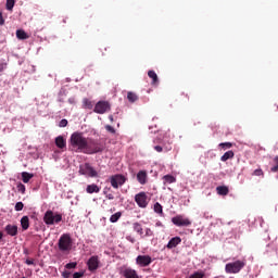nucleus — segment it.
Returning <instances> with one entry per match:
<instances>
[{
  "label": "nucleus",
  "instance_id": "obj_1",
  "mask_svg": "<svg viewBox=\"0 0 278 278\" xmlns=\"http://www.w3.org/2000/svg\"><path fill=\"white\" fill-rule=\"evenodd\" d=\"M88 138L84 137L81 132H74L70 139V150L74 153H85Z\"/></svg>",
  "mask_w": 278,
  "mask_h": 278
},
{
  "label": "nucleus",
  "instance_id": "obj_2",
  "mask_svg": "<svg viewBox=\"0 0 278 278\" xmlns=\"http://www.w3.org/2000/svg\"><path fill=\"white\" fill-rule=\"evenodd\" d=\"M58 248L61 253H71L73 251V238H71L70 233H63L60 237Z\"/></svg>",
  "mask_w": 278,
  "mask_h": 278
},
{
  "label": "nucleus",
  "instance_id": "obj_3",
  "mask_svg": "<svg viewBox=\"0 0 278 278\" xmlns=\"http://www.w3.org/2000/svg\"><path fill=\"white\" fill-rule=\"evenodd\" d=\"M247 266V261H236L232 263H227L225 266V270L228 275H237V273H240L242 268Z\"/></svg>",
  "mask_w": 278,
  "mask_h": 278
},
{
  "label": "nucleus",
  "instance_id": "obj_4",
  "mask_svg": "<svg viewBox=\"0 0 278 278\" xmlns=\"http://www.w3.org/2000/svg\"><path fill=\"white\" fill-rule=\"evenodd\" d=\"M103 151V147L99 144L94 139H87V146H85V152L88 155H92L93 153H101Z\"/></svg>",
  "mask_w": 278,
  "mask_h": 278
},
{
  "label": "nucleus",
  "instance_id": "obj_5",
  "mask_svg": "<svg viewBox=\"0 0 278 278\" xmlns=\"http://www.w3.org/2000/svg\"><path fill=\"white\" fill-rule=\"evenodd\" d=\"M43 223H46V225H55L58 223H62V214L56 213L54 215L53 211L49 210L45 213Z\"/></svg>",
  "mask_w": 278,
  "mask_h": 278
},
{
  "label": "nucleus",
  "instance_id": "obj_6",
  "mask_svg": "<svg viewBox=\"0 0 278 278\" xmlns=\"http://www.w3.org/2000/svg\"><path fill=\"white\" fill-rule=\"evenodd\" d=\"M126 181L127 177H125L123 174H116L110 177V184L115 190H118L121 186H125Z\"/></svg>",
  "mask_w": 278,
  "mask_h": 278
},
{
  "label": "nucleus",
  "instance_id": "obj_7",
  "mask_svg": "<svg viewBox=\"0 0 278 278\" xmlns=\"http://www.w3.org/2000/svg\"><path fill=\"white\" fill-rule=\"evenodd\" d=\"M79 174L85 175L86 177H98L99 173L94 169V167L90 166V163H85L79 167Z\"/></svg>",
  "mask_w": 278,
  "mask_h": 278
},
{
  "label": "nucleus",
  "instance_id": "obj_8",
  "mask_svg": "<svg viewBox=\"0 0 278 278\" xmlns=\"http://www.w3.org/2000/svg\"><path fill=\"white\" fill-rule=\"evenodd\" d=\"M135 202L137 203L138 207L144 210L149 205V197L144 191L139 192L135 195Z\"/></svg>",
  "mask_w": 278,
  "mask_h": 278
},
{
  "label": "nucleus",
  "instance_id": "obj_9",
  "mask_svg": "<svg viewBox=\"0 0 278 278\" xmlns=\"http://www.w3.org/2000/svg\"><path fill=\"white\" fill-rule=\"evenodd\" d=\"M172 223L176 225V227H190V225H192L190 218H186L184 215H176L172 218Z\"/></svg>",
  "mask_w": 278,
  "mask_h": 278
},
{
  "label": "nucleus",
  "instance_id": "obj_10",
  "mask_svg": "<svg viewBox=\"0 0 278 278\" xmlns=\"http://www.w3.org/2000/svg\"><path fill=\"white\" fill-rule=\"evenodd\" d=\"M110 110H112V106L110 105V102L108 101H99L94 109L93 112H96V114H105V112H110Z\"/></svg>",
  "mask_w": 278,
  "mask_h": 278
},
{
  "label": "nucleus",
  "instance_id": "obj_11",
  "mask_svg": "<svg viewBox=\"0 0 278 278\" xmlns=\"http://www.w3.org/2000/svg\"><path fill=\"white\" fill-rule=\"evenodd\" d=\"M153 258L150 255H138L136 257V264L141 268H147V266H151Z\"/></svg>",
  "mask_w": 278,
  "mask_h": 278
},
{
  "label": "nucleus",
  "instance_id": "obj_12",
  "mask_svg": "<svg viewBox=\"0 0 278 278\" xmlns=\"http://www.w3.org/2000/svg\"><path fill=\"white\" fill-rule=\"evenodd\" d=\"M99 264H100L99 256L97 255L91 256L87 262L88 270H90V273H94V270L99 268Z\"/></svg>",
  "mask_w": 278,
  "mask_h": 278
},
{
  "label": "nucleus",
  "instance_id": "obj_13",
  "mask_svg": "<svg viewBox=\"0 0 278 278\" xmlns=\"http://www.w3.org/2000/svg\"><path fill=\"white\" fill-rule=\"evenodd\" d=\"M4 231L8 236H18V226L9 224L4 227Z\"/></svg>",
  "mask_w": 278,
  "mask_h": 278
},
{
  "label": "nucleus",
  "instance_id": "obj_14",
  "mask_svg": "<svg viewBox=\"0 0 278 278\" xmlns=\"http://www.w3.org/2000/svg\"><path fill=\"white\" fill-rule=\"evenodd\" d=\"M122 275L125 278H138V273L136 271V269L131 268H125L124 270H122Z\"/></svg>",
  "mask_w": 278,
  "mask_h": 278
},
{
  "label": "nucleus",
  "instance_id": "obj_15",
  "mask_svg": "<svg viewBox=\"0 0 278 278\" xmlns=\"http://www.w3.org/2000/svg\"><path fill=\"white\" fill-rule=\"evenodd\" d=\"M87 194H99L101 192V188L97 186L96 184L88 185L86 188Z\"/></svg>",
  "mask_w": 278,
  "mask_h": 278
},
{
  "label": "nucleus",
  "instance_id": "obj_16",
  "mask_svg": "<svg viewBox=\"0 0 278 278\" xmlns=\"http://www.w3.org/2000/svg\"><path fill=\"white\" fill-rule=\"evenodd\" d=\"M178 244H181V237H174L167 243V249H175Z\"/></svg>",
  "mask_w": 278,
  "mask_h": 278
},
{
  "label": "nucleus",
  "instance_id": "obj_17",
  "mask_svg": "<svg viewBox=\"0 0 278 278\" xmlns=\"http://www.w3.org/2000/svg\"><path fill=\"white\" fill-rule=\"evenodd\" d=\"M148 76L150 77V79H152V83H151L152 86H157L160 84V78L157 77V74L155 73V71L150 70L148 72Z\"/></svg>",
  "mask_w": 278,
  "mask_h": 278
},
{
  "label": "nucleus",
  "instance_id": "obj_18",
  "mask_svg": "<svg viewBox=\"0 0 278 278\" xmlns=\"http://www.w3.org/2000/svg\"><path fill=\"white\" fill-rule=\"evenodd\" d=\"M137 180L141 186H144V184H147V170H139L137 174Z\"/></svg>",
  "mask_w": 278,
  "mask_h": 278
},
{
  "label": "nucleus",
  "instance_id": "obj_19",
  "mask_svg": "<svg viewBox=\"0 0 278 278\" xmlns=\"http://www.w3.org/2000/svg\"><path fill=\"white\" fill-rule=\"evenodd\" d=\"M216 192L219 194V197H227V194H229V187L218 186L216 187Z\"/></svg>",
  "mask_w": 278,
  "mask_h": 278
},
{
  "label": "nucleus",
  "instance_id": "obj_20",
  "mask_svg": "<svg viewBox=\"0 0 278 278\" xmlns=\"http://www.w3.org/2000/svg\"><path fill=\"white\" fill-rule=\"evenodd\" d=\"M55 144L58 149H66V139H64L62 136H59L55 138Z\"/></svg>",
  "mask_w": 278,
  "mask_h": 278
},
{
  "label": "nucleus",
  "instance_id": "obj_21",
  "mask_svg": "<svg viewBox=\"0 0 278 278\" xmlns=\"http://www.w3.org/2000/svg\"><path fill=\"white\" fill-rule=\"evenodd\" d=\"M132 229H134V231L139 233V236H141V238H144V230L142 229V225H140V223H134Z\"/></svg>",
  "mask_w": 278,
  "mask_h": 278
},
{
  "label": "nucleus",
  "instance_id": "obj_22",
  "mask_svg": "<svg viewBox=\"0 0 278 278\" xmlns=\"http://www.w3.org/2000/svg\"><path fill=\"white\" fill-rule=\"evenodd\" d=\"M21 227L23 231H27L29 229V217L28 216H23L21 218Z\"/></svg>",
  "mask_w": 278,
  "mask_h": 278
},
{
  "label": "nucleus",
  "instance_id": "obj_23",
  "mask_svg": "<svg viewBox=\"0 0 278 278\" xmlns=\"http://www.w3.org/2000/svg\"><path fill=\"white\" fill-rule=\"evenodd\" d=\"M16 38H18V40H27V38H29V35L27 33H25V30H23V29H17Z\"/></svg>",
  "mask_w": 278,
  "mask_h": 278
},
{
  "label": "nucleus",
  "instance_id": "obj_24",
  "mask_svg": "<svg viewBox=\"0 0 278 278\" xmlns=\"http://www.w3.org/2000/svg\"><path fill=\"white\" fill-rule=\"evenodd\" d=\"M30 179H34V174H29V173H27V172H23L22 173V181L24 182V184H29V180Z\"/></svg>",
  "mask_w": 278,
  "mask_h": 278
},
{
  "label": "nucleus",
  "instance_id": "obj_25",
  "mask_svg": "<svg viewBox=\"0 0 278 278\" xmlns=\"http://www.w3.org/2000/svg\"><path fill=\"white\" fill-rule=\"evenodd\" d=\"M233 155H235L233 151L231 150L227 151L224 155H222L220 161L227 162V160H233Z\"/></svg>",
  "mask_w": 278,
  "mask_h": 278
},
{
  "label": "nucleus",
  "instance_id": "obj_26",
  "mask_svg": "<svg viewBox=\"0 0 278 278\" xmlns=\"http://www.w3.org/2000/svg\"><path fill=\"white\" fill-rule=\"evenodd\" d=\"M163 181L164 184H175V181H177V178H175V176L173 175H165L163 176Z\"/></svg>",
  "mask_w": 278,
  "mask_h": 278
},
{
  "label": "nucleus",
  "instance_id": "obj_27",
  "mask_svg": "<svg viewBox=\"0 0 278 278\" xmlns=\"http://www.w3.org/2000/svg\"><path fill=\"white\" fill-rule=\"evenodd\" d=\"M127 99L130 103H136V101L138 100V94L134 93L132 91H129L127 93Z\"/></svg>",
  "mask_w": 278,
  "mask_h": 278
},
{
  "label": "nucleus",
  "instance_id": "obj_28",
  "mask_svg": "<svg viewBox=\"0 0 278 278\" xmlns=\"http://www.w3.org/2000/svg\"><path fill=\"white\" fill-rule=\"evenodd\" d=\"M121 216H123V213L117 212V213L113 214V215L110 217V222H111V223H118V220L121 219Z\"/></svg>",
  "mask_w": 278,
  "mask_h": 278
},
{
  "label": "nucleus",
  "instance_id": "obj_29",
  "mask_svg": "<svg viewBox=\"0 0 278 278\" xmlns=\"http://www.w3.org/2000/svg\"><path fill=\"white\" fill-rule=\"evenodd\" d=\"M189 278H205V271L203 270L194 271L189 276Z\"/></svg>",
  "mask_w": 278,
  "mask_h": 278
},
{
  "label": "nucleus",
  "instance_id": "obj_30",
  "mask_svg": "<svg viewBox=\"0 0 278 278\" xmlns=\"http://www.w3.org/2000/svg\"><path fill=\"white\" fill-rule=\"evenodd\" d=\"M154 212L156 213V214H164V210H163V207H162V204H160V202H156L155 204H154Z\"/></svg>",
  "mask_w": 278,
  "mask_h": 278
},
{
  "label": "nucleus",
  "instance_id": "obj_31",
  "mask_svg": "<svg viewBox=\"0 0 278 278\" xmlns=\"http://www.w3.org/2000/svg\"><path fill=\"white\" fill-rule=\"evenodd\" d=\"M15 3H16L15 0H7V10H9L10 12H12V10H14Z\"/></svg>",
  "mask_w": 278,
  "mask_h": 278
},
{
  "label": "nucleus",
  "instance_id": "obj_32",
  "mask_svg": "<svg viewBox=\"0 0 278 278\" xmlns=\"http://www.w3.org/2000/svg\"><path fill=\"white\" fill-rule=\"evenodd\" d=\"M84 108H86L87 110H92V102L88 99L84 100Z\"/></svg>",
  "mask_w": 278,
  "mask_h": 278
},
{
  "label": "nucleus",
  "instance_id": "obj_33",
  "mask_svg": "<svg viewBox=\"0 0 278 278\" xmlns=\"http://www.w3.org/2000/svg\"><path fill=\"white\" fill-rule=\"evenodd\" d=\"M65 268H66L67 270H72L73 268H77V262L67 263V264L65 265Z\"/></svg>",
  "mask_w": 278,
  "mask_h": 278
},
{
  "label": "nucleus",
  "instance_id": "obj_34",
  "mask_svg": "<svg viewBox=\"0 0 278 278\" xmlns=\"http://www.w3.org/2000/svg\"><path fill=\"white\" fill-rule=\"evenodd\" d=\"M219 147L222 149H231V147H233V143H231V142H223V143H219Z\"/></svg>",
  "mask_w": 278,
  "mask_h": 278
},
{
  "label": "nucleus",
  "instance_id": "obj_35",
  "mask_svg": "<svg viewBox=\"0 0 278 278\" xmlns=\"http://www.w3.org/2000/svg\"><path fill=\"white\" fill-rule=\"evenodd\" d=\"M23 207H25V204H23V202H17L15 204V212H22Z\"/></svg>",
  "mask_w": 278,
  "mask_h": 278
},
{
  "label": "nucleus",
  "instance_id": "obj_36",
  "mask_svg": "<svg viewBox=\"0 0 278 278\" xmlns=\"http://www.w3.org/2000/svg\"><path fill=\"white\" fill-rule=\"evenodd\" d=\"M153 237V230L151 228H146V233L143 235V238H151Z\"/></svg>",
  "mask_w": 278,
  "mask_h": 278
},
{
  "label": "nucleus",
  "instance_id": "obj_37",
  "mask_svg": "<svg viewBox=\"0 0 278 278\" xmlns=\"http://www.w3.org/2000/svg\"><path fill=\"white\" fill-rule=\"evenodd\" d=\"M17 190L18 192H22V194H25V185L22 182L17 184Z\"/></svg>",
  "mask_w": 278,
  "mask_h": 278
},
{
  "label": "nucleus",
  "instance_id": "obj_38",
  "mask_svg": "<svg viewBox=\"0 0 278 278\" xmlns=\"http://www.w3.org/2000/svg\"><path fill=\"white\" fill-rule=\"evenodd\" d=\"M105 129L106 131H109V134H116V129H114V127H112L111 125H106Z\"/></svg>",
  "mask_w": 278,
  "mask_h": 278
},
{
  "label": "nucleus",
  "instance_id": "obj_39",
  "mask_svg": "<svg viewBox=\"0 0 278 278\" xmlns=\"http://www.w3.org/2000/svg\"><path fill=\"white\" fill-rule=\"evenodd\" d=\"M68 125V121L67 119H61L59 123V127H66Z\"/></svg>",
  "mask_w": 278,
  "mask_h": 278
},
{
  "label": "nucleus",
  "instance_id": "obj_40",
  "mask_svg": "<svg viewBox=\"0 0 278 278\" xmlns=\"http://www.w3.org/2000/svg\"><path fill=\"white\" fill-rule=\"evenodd\" d=\"M81 277H84V273L81 271H76L73 274V278H81Z\"/></svg>",
  "mask_w": 278,
  "mask_h": 278
},
{
  "label": "nucleus",
  "instance_id": "obj_41",
  "mask_svg": "<svg viewBox=\"0 0 278 278\" xmlns=\"http://www.w3.org/2000/svg\"><path fill=\"white\" fill-rule=\"evenodd\" d=\"M253 175H255L256 177H260L261 175H264V172H262V169H255Z\"/></svg>",
  "mask_w": 278,
  "mask_h": 278
},
{
  "label": "nucleus",
  "instance_id": "obj_42",
  "mask_svg": "<svg viewBox=\"0 0 278 278\" xmlns=\"http://www.w3.org/2000/svg\"><path fill=\"white\" fill-rule=\"evenodd\" d=\"M62 277H63V278H71V271L64 270V271L62 273Z\"/></svg>",
  "mask_w": 278,
  "mask_h": 278
},
{
  "label": "nucleus",
  "instance_id": "obj_43",
  "mask_svg": "<svg viewBox=\"0 0 278 278\" xmlns=\"http://www.w3.org/2000/svg\"><path fill=\"white\" fill-rule=\"evenodd\" d=\"M8 68V64L5 63H0V73H3L4 70Z\"/></svg>",
  "mask_w": 278,
  "mask_h": 278
},
{
  "label": "nucleus",
  "instance_id": "obj_44",
  "mask_svg": "<svg viewBox=\"0 0 278 278\" xmlns=\"http://www.w3.org/2000/svg\"><path fill=\"white\" fill-rule=\"evenodd\" d=\"M104 194H106L105 197L109 199V201H114V194L108 193L105 191H104Z\"/></svg>",
  "mask_w": 278,
  "mask_h": 278
},
{
  "label": "nucleus",
  "instance_id": "obj_45",
  "mask_svg": "<svg viewBox=\"0 0 278 278\" xmlns=\"http://www.w3.org/2000/svg\"><path fill=\"white\" fill-rule=\"evenodd\" d=\"M154 150H156L157 153H162L164 151V148H162V146H155Z\"/></svg>",
  "mask_w": 278,
  "mask_h": 278
},
{
  "label": "nucleus",
  "instance_id": "obj_46",
  "mask_svg": "<svg viewBox=\"0 0 278 278\" xmlns=\"http://www.w3.org/2000/svg\"><path fill=\"white\" fill-rule=\"evenodd\" d=\"M0 25H5V20H3V13L0 12Z\"/></svg>",
  "mask_w": 278,
  "mask_h": 278
},
{
  "label": "nucleus",
  "instance_id": "obj_47",
  "mask_svg": "<svg viewBox=\"0 0 278 278\" xmlns=\"http://www.w3.org/2000/svg\"><path fill=\"white\" fill-rule=\"evenodd\" d=\"M155 227H164V224H162V222L157 220V222L155 223Z\"/></svg>",
  "mask_w": 278,
  "mask_h": 278
},
{
  "label": "nucleus",
  "instance_id": "obj_48",
  "mask_svg": "<svg viewBox=\"0 0 278 278\" xmlns=\"http://www.w3.org/2000/svg\"><path fill=\"white\" fill-rule=\"evenodd\" d=\"M278 170V164H276V166L271 167V173H277Z\"/></svg>",
  "mask_w": 278,
  "mask_h": 278
},
{
  "label": "nucleus",
  "instance_id": "obj_49",
  "mask_svg": "<svg viewBox=\"0 0 278 278\" xmlns=\"http://www.w3.org/2000/svg\"><path fill=\"white\" fill-rule=\"evenodd\" d=\"M26 264H27V266H33L34 261H31V260H26Z\"/></svg>",
  "mask_w": 278,
  "mask_h": 278
},
{
  "label": "nucleus",
  "instance_id": "obj_50",
  "mask_svg": "<svg viewBox=\"0 0 278 278\" xmlns=\"http://www.w3.org/2000/svg\"><path fill=\"white\" fill-rule=\"evenodd\" d=\"M160 142H162V139H161V138H156V139L154 140V144H160Z\"/></svg>",
  "mask_w": 278,
  "mask_h": 278
},
{
  "label": "nucleus",
  "instance_id": "obj_51",
  "mask_svg": "<svg viewBox=\"0 0 278 278\" xmlns=\"http://www.w3.org/2000/svg\"><path fill=\"white\" fill-rule=\"evenodd\" d=\"M126 239L129 240V242H131L132 244H134V242H136V240H134V238H131V237H127Z\"/></svg>",
  "mask_w": 278,
  "mask_h": 278
},
{
  "label": "nucleus",
  "instance_id": "obj_52",
  "mask_svg": "<svg viewBox=\"0 0 278 278\" xmlns=\"http://www.w3.org/2000/svg\"><path fill=\"white\" fill-rule=\"evenodd\" d=\"M109 121H111V123H114V116H113V115H110V116H109Z\"/></svg>",
  "mask_w": 278,
  "mask_h": 278
},
{
  "label": "nucleus",
  "instance_id": "obj_53",
  "mask_svg": "<svg viewBox=\"0 0 278 278\" xmlns=\"http://www.w3.org/2000/svg\"><path fill=\"white\" fill-rule=\"evenodd\" d=\"M3 239V232H0V240Z\"/></svg>",
  "mask_w": 278,
  "mask_h": 278
},
{
  "label": "nucleus",
  "instance_id": "obj_54",
  "mask_svg": "<svg viewBox=\"0 0 278 278\" xmlns=\"http://www.w3.org/2000/svg\"><path fill=\"white\" fill-rule=\"evenodd\" d=\"M186 98L188 99V101L190 100V97H188V94H186Z\"/></svg>",
  "mask_w": 278,
  "mask_h": 278
},
{
  "label": "nucleus",
  "instance_id": "obj_55",
  "mask_svg": "<svg viewBox=\"0 0 278 278\" xmlns=\"http://www.w3.org/2000/svg\"><path fill=\"white\" fill-rule=\"evenodd\" d=\"M268 247H271V244H270V243H269V244H267V248H268Z\"/></svg>",
  "mask_w": 278,
  "mask_h": 278
}]
</instances>
